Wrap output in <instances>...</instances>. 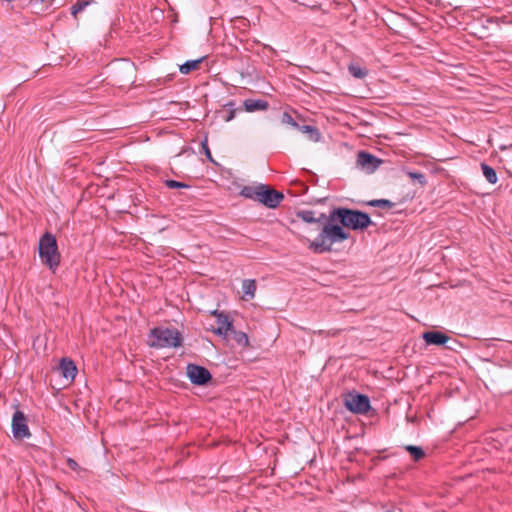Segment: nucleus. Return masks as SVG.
Masks as SVG:
<instances>
[{
    "mask_svg": "<svg viewBox=\"0 0 512 512\" xmlns=\"http://www.w3.org/2000/svg\"><path fill=\"white\" fill-rule=\"evenodd\" d=\"M243 106L247 112L266 111L269 108V103L263 99H245Z\"/></svg>",
    "mask_w": 512,
    "mask_h": 512,
    "instance_id": "ddd939ff",
    "label": "nucleus"
},
{
    "mask_svg": "<svg viewBox=\"0 0 512 512\" xmlns=\"http://www.w3.org/2000/svg\"><path fill=\"white\" fill-rule=\"evenodd\" d=\"M373 222L366 212L345 207L333 208L328 215L318 236L309 242L308 248L316 254L332 251L335 243L343 242L349 238V233L343 227L352 230H364Z\"/></svg>",
    "mask_w": 512,
    "mask_h": 512,
    "instance_id": "f257e3e1",
    "label": "nucleus"
},
{
    "mask_svg": "<svg viewBox=\"0 0 512 512\" xmlns=\"http://www.w3.org/2000/svg\"><path fill=\"white\" fill-rule=\"evenodd\" d=\"M408 176L412 180H416L417 182H419L422 186H424L427 183L425 175L421 172H408Z\"/></svg>",
    "mask_w": 512,
    "mask_h": 512,
    "instance_id": "a878e982",
    "label": "nucleus"
},
{
    "mask_svg": "<svg viewBox=\"0 0 512 512\" xmlns=\"http://www.w3.org/2000/svg\"><path fill=\"white\" fill-rule=\"evenodd\" d=\"M204 57H201L196 60H188L184 64L180 66V72L182 74H189L194 70H197L202 63Z\"/></svg>",
    "mask_w": 512,
    "mask_h": 512,
    "instance_id": "dca6fc26",
    "label": "nucleus"
},
{
    "mask_svg": "<svg viewBox=\"0 0 512 512\" xmlns=\"http://www.w3.org/2000/svg\"><path fill=\"white\" fill-rule=\"evenodd\" d=\"M38 251L43 264L55 271L60 264L61 255L58 251L57 240L52 233L46 232L40 237Z\"/></svg>",
    "mask_w": 512,
    "mask_h": 512,
    "instance_id": "7ed1b4c3",
    "label": "nucleus"
},
{
    "mask_svg": "<svg viewBox=\"0 0 512 512\" xmlns=\"http://www.w3.org/2000/svg\"><path fill=\"white\" fill-rule=\"evenodd\" d=\"M12 432L17 439H24L31 436L30 430L26 424V416L20 410H16L13 414Z\"/></svg>",
    "mask_w": 512,
    "mask_h": 512,
    "instance_id": "0eeeda50",
    "label": "nucleus"
},
{
    "mask_svg": "<svg viewBox=\"0 0 512 512\" xmlns=\"http://www.w3.org/2000/svg\"><path fill=\"white\" fill-rule=\"evenodd\" d=\"M235 102L229 101L223 107L227 111V114L223 116L224 121L229 122L234 119L237 111H242V108H234Z\"/></svg>",
    "mask_w": 512,
    "mask_h": 512,
    "instance_id": "aec40b11",
    "label": "nucleus"
},
{
    "mask_svg": "<svg viewBox=\"0 0 512 512\" xmlns=\"http://www.w3.org/2000/svg\"><path fill=\"white\" fill-rule=\"evenodd\" d=\"M256 281L254 279H245L242 282L243 299L250 300L255 297Z\"/></svg>",
    "mask_w": 512,
    "mask_h": 512,
    "instance_id": "4468645a",
    "label": "nucleus"
},
{
    "mask_svg": "<svg viewBox=\"0 0 512 512\" xmlns=\"http://www.w3.org/2000/svg\"><path fill=\"white\" fill-rule=\"evenodd\" d=\"M259 195L257 202L263 204L267 208L275 209L284 199L282 192L277 191L265 184H258Z\"/></svg>",
    "mask_w": 512,
    "mask_h": 512,
    "instance_id": "39448f33",
    "label": "nucleus"
},
{
    "mask_svg": "<svg viewBox=\"0 0 512 512\" xmlns=\"http://www.w3.org/2000/svg\"><path fill=\"white\" fill-rule=\"evenodd\" d=\"M367 205L372 206V207H379V208H383V209H391L395 206V204L388 199L371 200L367 203Z\"/></svg>",
    "mask_w": 512,
    "mask_h": 512,
    "instance_id": "4be33fe9",
    "label": "nucleus"
},
{
    "mask_svg": "<svg viewBox=\"0 0 512 512\" xmlns=\"http://www.w3.org/2000/svg\"><path fill=\"white\" fill-rule=\"evenodd\" d=\"M482 28H488V26L482 23Z\"/></svg>",
    "mask_w": 512,
    "mask_h": 512,
    "instance_id": "473e14b6",
    "label": "nucleus"
},
{
    "mask_svg": "<svg viewBox=\"0 0 512 512\" xmlns=\"http://www.w3.org/2000/svg\"><path fill=\"white\" fill-rule=\"evenodd\" d=\"M128 68H129V72H130V74H132V72H133V67H132L131 65H129V67H128Z\"/></svg>",
    "mask_w": 512,
    "mask_h": 512,
    "instance_id": "7c9ffc66",
    "label": "nucleus"
},
{
    "mask_svg": "<svg viewBox=\"0 0 512 512\" xmlns=\"http://www.w3.org/2000/svg\"><path fill=\"white\" fill-rule=\"evenodd\" d=\"M165 185L170 189L189 188V185L176 180H166Z\"/></svg>",
    "mask_w": 512,
    "mask_h": 512,
    "instance_id": "bb28decb",
    "label": "nucleus"
},
{
    "mask_svg": "<svg viewBox=\"0 0 512 512\" xmlns=\"http://www.w3.org/2000/svg\"><path fill=\"white\" fill-rule=\"evenodd\" d=\"M201 147H202V150H203L204 154L206 155L207 159L210 162H214V160L212 158L211 151H210V149L208 147V142H207L206 138L201 142Z\"/></svg>",
    "mask_w": 512,
    "mask_h": 512,
    "instance_id": "c85d7f7f",
    "label": "nucleus"
},
{
    "mask_svg": "<svg viewBox=\"0 0 512 512\" xmlns=\"http://www.w3.org/2000/svg\"><path fill=\"white\" fill-rule=\"evenodd\" d=\"M237 512H245V511H237Z\"/></svg>",
    "mask_w": 512,
    "mask_h": 512,
    "instance_id": "72a5a7b5",
    "label": "nucleus"
},
{
    "mask_svg": "<svg viewBox=\"0 0 512 512\" xmlns=\"http://www.w3.org/2000/svg\"><path fill=\"white\" fill-rule=\"evenodd\" d=\"M213 315L217 318L218 327L213 329V332L219 336L227 337L230 330H232L233 322L227 314L223 312L213 311Z\"/></svg>",
    "mask_w": 512,
    "mask_h": 512,
    "instance_id": "1a4fd4ad",
    "label": "nucleus"
},
{
    "mask_svg": "<svg viewBox=\"0 0 512 512\" xmlns=\"http://www.w3.org/2000/svg\"><path fill=\"white\" fill-rule=\"evenodd\" d=\"M281 122L286 125H290L295 129H298L299 124L293 119L292 115L288 112H284L281 117Z\"/></svg>",
    "mask_w": 512,
    "mask_h": 512,
    "instance_id": "393cba45",
    "label": "nucleus"
},
{
    "mask_svg": "<svg viewBox=\"0 0 512 512\" xmlns=\"http://www.w3.org/2000/svg\"><path fill=\"white\" fill-rule=\"evenodd\" d=\"M91 3L90 0H78L72 7H71V14L77 18V15L79 12L83 11L89 4Z\"/></svg>",
    "mask_w": 512,
    "mask_h": 512,
    "instance_id": "5701e85b",
    "label": "nucleus"
},
{
    "mask_svg": "<svg viewBox=\"0 0 512 512\" xmlns=\"http://www.w3.org/2000/svg\"><path fill=\"white\" fill-rule=\"evenodd\" d=\"M186 374L194 385L205 386L212 380L210 371L200 365L189 363L186 367Z\"/></svg>",
    "mask_w": 512,
    "mask_h": 512,
    "instance_id": "423d86ee",
    "label": "nucleus"
},
{
    "mask_svg": "<svg viewBox=\"0 0 512 512\" xmlns=\"http://www.w3.org/2000/svg\"><path fill=\"white\" fill-rule=\"evenodd\" d=\"M493 18L492 17H487L486 18V23H493Z\"/></svg>",
    "mask_w": 512,
    "mask_h": 512,
    "instance_id": "c756f323",
    "label": "nucleus"
},
{
    "mask_svg": "<svg viewBox=\"0 0 512 512\" xmlns=\"http://www.w3.org/2000/svg\"><path fill=\"white\" fill-rule=\"evenodd\" d=\"M482 173L489 183L495 184L497 182V173L493 167L482 163Z\"/></svg>",
    "mask_w": 512,
    "mask_h": 512,
    "instance_id": "a211bd4d",
    "label": "nucleus"
},
{
    "mask_svg": "<svg viewBox=\"0 0 512 512\" xmlns=\"http://www.w3.org/2000/svg\"><path fill=\"white\" fill-rule=\"evenodd\" d=\"M349 72L353 77L358 78V79H362V78L366 77L368 74L367 69L361 68V67L355 66V65L349 66Z\"/></svg>",
    "mask_w": 512,
    "mask_h": 512,
    "instance_id": "b1692460",
    "label": "nucleus"
},
{
    "mask_svg": "<svg viewBox=\"0 0 512 512\" xmlns=\"http://www.w3.org/2000/svg\"><path fill=\"white\" fill-rule=\"evenodd\" d=\"M297 218L301 219L306 223H316L323 228L324 223L328 221V215L324 213L316 214L313 210H301L296 213Z\"/></svg>",
    "mask_w": 512,
    "mask_h": 512,
    "instance_id": "9d476101",
    "label": "nucleus"
},
{
    "mask_svg": "<svg viewBox=\"0 0 512 512\" xmlns=\"http://www.w3.org/2000/svg\"><path fill=\"white\" fill-rule=\"evenodd\" d=\"M405 450L410 453L414 461H419L425 457V451L419 446L407 445Z\"/></svg>",
    "mask_w": 512,
    "mask_h": 512,
    "instance_id": "6ab92c4d",
    "label": "nucleus"
},
{
    "mask_svg": "<svg viewBox=\"0 0 512 512\" xmlns=\"http://www.w3.org/2000/svg\"><path fill=\"white\" fill-rule=\"evenodd\" d=\"M382 163L376 156L366 151H360L357 156V165L367 172H374Z\"/></svg>",
    "mask_w": 512,
    "mask_h": 512,
    "instance_id": "6e6552de",
    "label": "nucleus"
},
{
    "mask_svg": "<svg viewBox=\"0 0 512 512\" xmlns=\"http://www.w3.org/2000/svg\"><path fill=\"white\" fill-rule=\"evenodd\" d=\"M228 336H231L232 339L241 347L249 346V339L245 332L237 331L234 327L229 331Z\"/></svg>",
    "mask_w": 512,
    "mask_h": 512,
    "instance_id": "2eb2a0df",
    "label": "nucleus"
},
{
    "mask_svg": "<svg viewBox=\"0 0 512 512\" xmlns=\"http://www.w3.org/2000/svg\"><path fill=\"white\" fill-rule=\"evenodd\" d=\"M484 344L486 345V340L482 339L481 345L483 346Z\"/></svg>",
    "mask_w": 512,
    "mask_h": 512,
    "instance_id": "2f4dec72",
    "label": "nucleus"
},
{
    "mask_svg": "<svg viewBox=\"0 0 512 512\" xmlns=\"http://www.w3.org/2000/svg\"><path fill=\"white\" fill-rule=\"evenodd\" d=\"M422 337L427 345L436 346L445 345L450 339L447 334L440 331H427L423 333Z\"/></svg>",
    "mask_w": 512,
    "mask_h": 512,
    "instance_id": "9b49d317",
    "label": "nucleus"
},
{
    "mask_svg": "<svg viewBox=\"0 0 512 512\" xmlns=\"http://www.w3.org/2000/svg\"><path fill=\"white\" fill-rule=\"evenodd\" d=\"M298 130H300L303 133H309L310 134V138L312 140L318 141L319 138H320L319 130L316 127H314V126H311V125H302V126H300L299 125Z\"/></svg>",
    "mask_w": 512,
    "mask_h": 512,
    "instance_id": "412c9836",
    "label": "nucleus"
},
{
    "mask_svg": "<svg viewBox=\"0 0 512 512\" xmlns=\"http://www.w3.org/2000/svg\"><path fill=\"white\" fill-rule=\"evenodd\" d=\"M66 463H67V466H68L71 470H73V471H75V472H77V473H80V472H82V471H85V469H83L82 467H80V466H79V464H78V463H77L73 458L68 457V458L66 459Z\"/></svg>",
    "mask_w": 512,
    "mask_h": 512,
    "instance_id": "cd10ccee",
    "label": "nucleus"
},
{
    "mask_svg": "<svg viewBox=\"0 0 512 512\" xmlns=\"http://www.w3.org/2000/svg\"><path fill=\"white\" fill-rule=\"evenodd\" d=\"M147 344L156 349L178 348L183 344V336L176 328L154 327L148 334Z\"/></svg>",
    "mask_w": 512,
    "mask_h": 512,
    "instance_id": "f03ea898",
    "label": "nucleus"
},
{
    "mask_svg": "<svg viewBox=\"0 0 512 512\" xmlns=\"http://www.w3.org/2000/svg\"><path fill=\"white\" fill-rule=\"evenodd\" d=\"M259 189H258V185L256 186H244L241 191H240V195L247 198V199H252L254 201H257L258 199V195H259Z\"/></svg>",
    "mask_w": 512,
    "mask_h": 512,
    "instance_id": "f3484780",
    "label": "nucleus"
},
{
    "mask_svg": "<svg viewBox=\"0 0 512 512\" xmlns=\"http://www.w3.org/2000/svg\"><path fill=\"white\" fill-rule=\"evenodd\" d=\"M59 371L65 379L72 381L77 374V367L73 360L62 358L59 364Z\"/></svg>",
    "mask_w": 512,
    "mask_h": 512,
    "instance_id": "f8f14e48",
    "label": "nucleus"
},
{
    "mask_svg": "<svg viewBox=\"0 0 512 512\" xmlns=\"http://www.w3.org/2000/svg\"><path fill=\"white\" fill-rule=\"evenodd\" d=\"M344 406L355 414H366L371 409L368 396L357 392H349L344 396Z\"/></svg>",
    "mask_w": 512,
    "mask_h": 512,
    "instance_id": "20e7f679",
    "label": "nucleus"
}]
</instances>
